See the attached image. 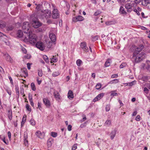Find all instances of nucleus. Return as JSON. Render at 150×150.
I'll return each mask as SVG.
<instances>
[{
  "instance_id": "5fc2aeb1",
  "label": "nucleus",
  "mask_w": 150,
  "mask_h": 150,
  "mask_svg": "<svg viewBox=\"0 0 150 150\" xmlns=\"http://www.w3.org/2000/svg\"><path fill=\"white\" fill-rule=\"evenodd\" d=\"M76 145V144H75L73 145L72 148V150H75L77 149V147Z\"/></svg>"
},
{
  "instance_id": "3c124183",
  "label": "nucleus",
  "mask_w": 150,
  "mask_h": 150,
  "mask_svg": "<svg viewBox=\"0 0 150 150\" xmlns=\"http://www.w3.org/2000/svg\"><path fill=\"white\" fill-rule=\"evenodd\" d=\"M98 36H95L92 38V40L93 41H96L98 40Z\"/></svg>"
},
{
  "instance_id": "9d476101",
  "label": "nucleus",
  "mask_w": 150,
  "mask_h": 150,
  "mask_svg": "<svg viewBox=\"0 0 150 150\" xmlns=\"http://www.w3.org/2000/svg\"><path fill=\"white\" fill-rule=\"evenodd\" d=\"M4 56L7 61L11 63H13V59L8 53L4 54Z\"/></svg>"
},
{
  "instance_id": "473e14b6",
  "label": "nucleus",
  "mask_w": 150,
  "mask_h": 150,
  "mask_svg": "<svg viewBox=\"0 0 150 150\" xmlns=\"http://www.w3.org/2000/svg\"><path fill=\"white\" fill-rule=\"evenodd\" d=\"M82 63V61L80 59H78L76 62V63L77 65L79 66L80 67L81 66V64Z\"/></svg>"
},
{
  "instance_id": "72a5a7b5",
  "label": "nucleus",
  "mask_w": 150,
  "mask_h": 150,
  "mask_svg": "<svg viewBox=\"0 0 150 150\" xmlns=\"http://www.w3.org/2000/svg\"><path fill=\"white\" fill-rule=\"evenodd\" d=\"M25 108L28 111L30 112L31 111V109L30 108V105L29 104H26L25 106Z\"/></svg>"
},
{
  "instance_id": "7ed1b4c3",
  "label": "nucleus",
  "mask_w": 150,
  "mask_h": 150,
  "mask_svg": "<svg viewBox=\"0 0 150 150\" xmlns=\"http://www.w3.org/2000/svg\"><path fill=\"white\" fill-rule=\"evenodd\" d=\"M133 3L134 1H131L130 3H128L125 4V7L127 10L128 12L130 13L132 11V6H134L135 5V4H134L132 5V4H133Z\"/></svg>"
},
{
  "instance_id": "bf43d9fd",
  "label": "nucleus",
  "mask_w": 150,
  "mask_h": 150,
  "mask_svg": "<svg viewBox=\"0 0 150 150\" xmlns=\"http://www.w3.org/2000/svg\"><path fill=\"white\" fill-rule=\"evenodd\" d=\"M133 11H134L139 16L140 15V13L139 12L137 11V9H135Z\"/></svg>"
},
{
  "instance_id": "4be33fe9",
  "label": "nucleus",
  "mask_w": 150,
  "mask_h": 150,
  "mask_svg": "<svg viewBox=\"0 0 150 150\" xmlns=\"http://www.w3.org/2000/svg\"><path fill=\"white\" fill-rule=\"evenodd\" d=\"M120 13L122 14L126 15L127 14V12H126L124 10V8L122 6H121L119 10Z\"/></svg>"
},
{
  "instance_id": "a18cd8bd",
  "label": "nucleus",
  "mask_w": 150,
  "mask_h": 150,
  "mask_svg": "<svg viewBox=\"0 0 150 150\" xmlns=\"http://www.w3.org/2000/svg\"><path fill=\"white\" fill-rule=\"evenodd\" d=\"M38 108H39L40 110H41L42 109V103L39 102H38Z\"/></svg>"
},
{
  "instance_id": "423d86ee",
  "label": "nucleus",
  "mask_w": 150,
  "mask_h": 150,
  "mask_svg": "<svg viewBox=\"0 0 150 150\" xmlns=\"http://www.w3.org/2000/svg\"><path fill=\"white\" fill-rule=\"evenodd\" d=\"M32 25L34 28H37L41 25V23L38 21L37 18L36 20H33Z\"/></svg>"
},
{
  "instance_id": "6e6d98bb",
  "label": "nucleus",
  "mask_w": 150,
  "mask_h": 150,
  "mask_svg": "<svg viewBox=\"0 0 150 150\" xmlns=\"http://www.w3.org/2000/svg\"><path fill=\"white\" fill-rule=\"evenodd\" d=\"M32 64V63H28L27 64V68L29 70L30 69V65Z\"/></svg>"
},
{
  "instance_id": "c756f323",
  "label": "nucleus",
  "mask_w": 150,
  "mask_h": 150,
  "mask_svg": "<svg viewBox=\"0 0 150 150\" xmlns=\"http://www.w3.org/2000/svg\"><path fill=\"white\" fill-rule=\"evenodd\" d=\"M17 36L19 38H21L23 36V33L21 30H19L18 31Z\"/></svg>"
},
{
  "instance_id": "2f4dec72",
  "label": "nucleus",
  "mask_w": 150,
  "mask_h": 150,
  "mask_svg": "<svg viewBox=\"0 0 150 150\" xmlns=\"http://www.w3.org/2000/svg\"><path fill=\"white\" fill-rule=\"evenodd\" d=\"M31 89L33 91H35L36 89L35 84L34 83H32L31 84Z\"/></svg>"
},
{
  "instance_id": "e433bc0d",
  "label": "nucleus",
  "mask_w": 150,
  "mask_h": 150,
  "mask_svg": "<svg viewBox=\"0 0 150 150\" xmlns=\"http://www.w3.org/2000/svg\"><path fill=\"white\" fill-rule=\"evenodd\" d=\"M51 136L53 137H57V133L54 132H52L51 133Z\"/></svg>"
},
{
  "instance_id": "338daca9",
  "label": "nucleus",
  "mask_w": 150,
  "mask_h": 150,
  "mask_svg": "<svg viewBox=\"0 0 150 150\" xmlns=\"http://www.w3.org/2000/svg\"><path fill=\"white\" fill-rule=\"evenodd\" d=\"M6 91L7 92V93H8V94L10 95H11V91L10 90H8L7 89H6Z\"/></svg>"
},
{
  "instance_id": "39448f33",
  "label": "nucleus",
  "mask_w": 150,
  "mask_h": 150,
  "mask_svg": "<svg viewBox=\"0 0 150 150\" xmlns=\"http://www.w3.org/2000/svg\"><path fill=\"white\" fill-rule=\"evenodd\" d=\"M29 23L28 22H25L23 23L22 28L24 32L26 35L28 33V32L29 28Z\"/></svg>"
},
{
  "instance_id": "a19ab883",
  "label": "nucleus",
  "mask_w": 150,
  "mask_h": 150,
  "mask_svg": "<svg viewBox=\"0 0 150 150\" xmlns=\"http://www.w3.org/2000/svg\"><path fill=\"white\" fill-rule=\"evenodd\" d=\"M13 28V27L12 25H9L7 28V30L8 31L12 30Z\"/></svg>"
},
{
  "instance_id": "c85d7f7f",
  "label": "nucleus",
  "mask_w": 150,
  "mask_h": 150,
  "mask_svg": "<svg viewBox=\"0 0 150 150\" xmlns=\"http://www.w3.org/2000/svg\"><path fill=\"white\" fill-rule=\"evenodd\" d=\"M110 59H108L105 62V67H108L110 65Z\"/></svg>"
},
{
  "instance_id": "20e7f679",
  "label": "nucleus",
  "mask_w": 150,
  "mask_h": 150,
  "mask_svg": "<svg viewBox=\"0 0 150 150\" xmlns=\"http://www.w3.org/2000/svg\"><path fill=\"white\" fill-rule=\"evenodd\" d=\"M35 46L37 48L41 51L44 50L45 47L44 43L40 41L36 43Z\"/></svg>"
},
{
  "instance_id": "c03bdc74",
  "label": "nucleus",
  "mask_w": 150,
  "mask_h": 150,
  "mask_svg": "<svg viewBox=\"0 0 150 150\" xmlns=\"http://www.w3.org/2000/svg\"><path fill=\"white\" fill-rule=\"evenodd\" d=\"M101 13V12L100 11V10H97V11H96L94 14V15L95 16H97L98 15H99V14H100Z\"/></svg>"
},
{
  "instance_id": "49530a36",
  "label": "nucleus",
  "mask_w": 150,
  "mask_h": 150,
  "mask_svg": "<svg viewBox=\"0 0 150 150\" xmlns=\"http://www.w3.org/2000/svg\"><path fill=\"white\" fill-rule=\"evenodd\" d=\"M126 64L125 63H122V64H121V65L120 66V68H122L126 66Z\"/></svg>"
},
{
  "instance_id": "e2e57ef3",
  "label": "nucleus",
  "mask_w": 150,
  "mask_h": 150,
  "mask_svg": "<svg viewBox=\"0 0 150 150\" xmlns=\"http://www.w3.org/2000/svg\"><path fill=\"white\" fill-rule=\"evenodd\" d=\"M118 76L117 74H114L111 76V78H117Z\"/></svg>"
},
{
  "instance_id": "680f3d73",
  "label": "nucleus",
  "mask_w": 150,
  "mask_h": 150,
  "mask_svg": "<svg viewBox=\"0 0 150 150\" xmlns=\"http://www.w3.org/2000/svg\"><path fill=\"white\" fill-rule=\"evenodd\" d=\"M28 97H29V101H30V102H33V99H32V96H30V95L29 94V96H28Z\"/></svg>"
},
{
  "instance_id": "4d7b16f0",
  "label": "nucleus",
  "mask_w": 150,
  "mask_h": 150,
  "mask_svg": "<svg viewBox=\"0 0 150 150\" xmlns=\"http://www.w3.org/2000/svg\"><path fill=\"white\" fill-rule=\"evenodd\" d=\"M141 118L140 116L139 115H138L136 117L135 120L137 121H139L140 120V118Z\"/></svg>"
},
{
  "instance_id": "f8f14e48",
  "label": "nucleus",
  "mask_w": 150,
  "mask_h": 150,
  "mask_svg": "<svg viewBox=\"0 0 150 150\" xmlns=\"http://www.w3.org/2000/svg\"><path fill=\"white\" fill-rule=\"evenodd\" d=\"M104 95V93H101L99 94L97 96H96L93 100L94 102H96L102 98Z\"/></svg>"
},
{
  "instance_id": "603ef678",
  "label": "nucleus",
  "mask_w": 150,
  "mask_h": 150,
  "mask_svg": "<svg viewBox=\"0 0 150 150\" xmlns=\"http://www.w3.org/2000/svg\"><path fill=\"white\" fill-rule=\"evenodd\" d=\"M47 47L48 48H50L52 45V43L51 42H49L47 44Z\"/></svg>"
},
{
  "instance_id": "412c9836",
  "label": "nucleus",
  "mask_w": 150,
  "mask_h": 150,
  "mask_svg": "<svg viewBox=\"0 0 150 150\" xmlns=\"http://www.w3.org/2000/svg\"><path fill=\"white\" fill-rule=\"evenodd\" d=\"M145 68L149 71H150V61L148 60L146 61L145 64Z\"/></svg>"
},
{
  "instance_id": "69168bd1",
  "label": "nucleus",
  "mask_w": 150,
  "mask_h": 150,
  "mask_svg": "<svg viewBox=\"0 0 150 150\" xmlns=\"http://www.w3.org/2000/svg\"><path fill=\"white\" fill-rule=\"evenodd\" d=\"M8 78H9L10 81L11 83L12 84H13V80H12L11 77V76H8Z\"/></svg>"
},
{
  "instance_id": "c9c22d12",
  "label": "nucleus",
  "mask_w": 150,
  "mask_h": 150,
  "mask_svg": "<svg viewBox=\"0 0 150 150\" xmlns=\"http://www.w3.org/2000/svg\"><path fill=\"white\" fill-rule=\"evenodd\" d=\"M114 24V22L112 21H108L105 22V24L108 25H110Z\"/></svg>"
},
{
  "instance_id": "bb28decb",
  "label": "nucleus",
  "mask_w": 150,
  "mask_h": 150,
  "mask_svg": "<svg viewBox=\"0 0 150 150\" xmlns=\"http://www.w3.org/2000/svg\"><path fill=\"white\" fill-rule=\"evenodd\" d=\"M26 115H24L22 118V120L21 121V127L23 126L24 125V123L25 122L26 120Z\"/></svg>"
},
{
  "instance_id": "393cba45",
  "label": "nucleus",
  "mask_w": 150,
  "mask_h": 150,
  "mask_svg": "<svg viewBox=\"0 0 150 150\" xmlns=\"http://www.w3.org/2000/svg\"><path fill=\"white\" fill-rule=\"evenodd\" d=\"M24 142L25 145L28 144V141L27 140L28 138L27 134V133H25L24 134Z\"/></svg>"
},
{
  "instance_id": "a878e982",
  "label": "nucleus",
  "mask_w": 150,
  "mask_h": 150,
  "mask_svg": "<svg viewBox=\"0 0 150 150\" xmlns=\"http://www.w3.org/2000/svg\"><path fill=\"white\" fill-rule=\"evenodd\" d=\"M145 0H134V2L136 4H138L140 3H141V4L143 5H144L143 3V1H145Z\"/></svg>"
},
{
  "instance_id": "774afa93",
  "label": "nucleus",
  "mask_w": 150,
  "mask_h": 150,
  "mask_svg": "<svg viewBox=\"0 0 150 150\" xmlns=\"http://www.w3.org/2000/svg\"><path fill=\"white\" fill-rule=\"evenodd\" d=\"M144 91L147 93L148 92L149 90L147 88L145 87L144 88Z\"/></svg>"
},
{
  "instance_id": "a211bd4d",
  "label": "nucleus",
  "mask_w": 150,
  "mask_h": 150,
  "mask_svg": "<svg viewBox=\"0 0 150 150\" xmlns=\"http://www.w3.org/2000/svg\"><path fill=\"white\" fill-rule=\"evenodd\" d=\"M68 98L70 99H72L74 97L73 93L71 90H69L68 93Z\"/></svg>"
},
{
  "instance_id": "6e6552de",
  "label": "nucleus",
  "mask_w": 150,
  "mask_h": 150,
  "mask_svg": "<svg viewBox=\"0 0 150 150\" xmlns=\"http://www.w3.org/2000/svg\"><path fill=\"white\" fill-rule=\"evenodd\" d=\"M84 19V18L81 16H76L72 18V21L76 22L77 21H83Z\"/></svg>"
},
{
  "instance_id": "f704fd0d",
  "label": "nucleus",
  "mask_w": 150,
  "mask_h": 150,
  "mask_svg": "<svg viewBox=\"0 0 150 150\" xmlns=\"http://www.w3.org/2000/svg\"><path fill=\"white\" fill-rule=\"evenodd\" d=\"M43 58L44 59L45 61V62L46 63H48L49 62V60L48 59V57H47L46 55H44L43 56Z\"/></svg>"
},
{
  "instance_id": "8fccbe9b",
  "label": "nucleus",
  "mask_w": 150,
  "mask_h": 150,
  "mask_svg": "<svg viewBox=\"0 0 150 150\" xmlns=\"http://www.w3.org/2000/svg\"><path fill=\"white\" fill-rule=\"evenodd\" d=\"M39 78L38 77H37L36 78V79H37V81L38 84L39 85H40L42 82V80H39Z\"/></svg>"
},
{
  "instance_id": "2eb2a0df",
  "label": "nucleus",
  "mask_w": 150,
  "mask_h": 150,
  "mask_svg": "<svg viewBox=\"0 0 150 150\" xmlns=\"http://www.w3.org/2000/svg\"><path fill=\"white\" fill-rule=\"evenodd\" d=\"M54 96L56 100L58 101L61 99V97L59 92L57 91H55L54 93Z\"/></svg>"
},
{
  "instance_id": "dca6fc26",
  "label": "nucleus",
  "mask_w": 150,
  "mask_h": 150,
  "mask_svg": "<svg viewBox=\"0 0 150 150\" xmlns=\"http://www.w3.org/2000/svg\"><path fill=\"white\" fill-rule=\"evenodd\" d=\"M49 37L52 42H55L56 41V38L55 35L53 33L50 34Z\"/></svg>"
},
{
  "instance_id": "09e8293b",
  "label": "nucleus",
  "mask_w": 150,
  "mask_h": 150,
  "mask_svg": "<svg viewBox=\"0 0 150 150\" xmlns=\"http://www.w3.org/2000/svg\"><path fill=\"white\" fill-rule=\"evenodd\" d=\"M115 91H112V93L110 94V96H117L118 95L117 93H114L113 92Z\"/></svg>"
},
{
  "instance_id": "13d9d810",
  "label": "nucleus",
  "mask_w": 150,
  "mask_h": 150,
  "mask_svg": "<svg viewBox=\"0 0 150 150\" xmlns=\"http://www.w3.org/2000/svg\"><path fill=\"white\" fill-rule=\"evenodd\" d=\"M31 57V55L30 54H27L25 56V57L27 59H30Z\"/></svg>"
},
{
  "instance_id": "b1692460",
  "label": "nucleus",
  "mask_w": 150,
  "mask_h": 150,
  "mask_svg": "<svg viewBox=\"0 0 150 150\" xmlns=\"http://www.w3.org/2000/svg\"><path fill=\"white\" fill-rule=\"evenodd\" d=\"M119 82V80L117 79H114L110 81L108 83V84H113L117 83Z\"/></svg>"
},
{
  "instance_id": "f257e3e1",
  "label": "nucleus",
  "mask_w": 150,
  "mask_h": 150,
  "mask_svg": "<svg viewBox=\"0 0 150 150\" xmlns=\"http://www.w3.org/2000/svg\"><path fill=\"white\" fill-rule=\"evenodd\" d=\"M23 41L26 42H29L33 45H35L36 43L38 37L37 35L33 33L31 31H29L28 33L25 36H23Z\"/></svg>"
},
{
  "instance_id": "79ce46f5",
  "label": "nucleus",
  "mask_w": 150,
  "mask_h": 150,
  "mask_svg": "<svg viewBox=\"0 0 150 150\" xmlns=\"http://www.w3.org/2000/svg\"><path fill=\"white\" fill-rule=\"evenodd\" d=\"M59 74V73L58 71L54 72L52 74V76L54 77H56Z\"/></svg>"
},
{
  "instance_id": "4468645a",
  "label": "nucleus",
  "mask_w": 150,
  "mask_h": 150,
  "mask_svg": "<svg viewBox=\"0 0 150 150\" xmlns=\"http://www.w3.org/2000/svg\"><path fill=\"white\" fill-rule=\"evenodd\" d=\"M35 134L38 138L41 139L43 138L45 136V134L43 133H41L40 131H37L35 132Z\"/></svg>"
},
{
  "instance_id": "0e129e2a",
  "label": "nucleus",
  "mask_w": 150,
  "mask_h": 150,
  "mask_svg": "<svg viewBox=\"0 0 150 150\" xmlns=\"http://www.w3.org/2000/svg\"><path fill=\"white\" fill-rule=\"evenodd\" d=\"M134 82L133 81L129 83H128V85L130 86H133L134 84Z\"/></svg>"
},
{
  "instance_id": "9b49d317",
  "label": "nucleus",
  "mask_w": 150,
  "mask_h": 150,
  "mask_svg": "<svg viewBox=\"0 0 150 150\" xmlns=\"http://www.w3.org/2000/svg\"><path fill=\"white\" fill-rule=\"evenodd\" d=\"M59 14L58 13L57 10L55 9L54 8V9L52 11V17L54 18H57L59 17Z\"/></svg>"
},
{
  "instance_id": "37998d69",
  "label": "nucleus",
  "mask_w": 150,
  "mask_h": 150,
  "mask_svg": "<svg viewBox=\"0 0 150 150\" xmlns=\"http://www.w3.org/2000/svg\"><path fill=\"white\" fill-rule=\"evenodd\" d=\"M47 145L48 147H50L52 145V143L51 141L48 140L47 142Z\"/></svg>"
},
{
  "instance_id": "ea45409f",
  "label": "nucleus",
  "mask_w": 150,
  "mask_h": 150,
  "mask_svg": "<svg viewBox=\"0 0 150 150\" xmlns=\"http://www.w3.org/2000/svg\"><path fill=\"white\" fill-rule=\"evenodd\" d=\"M101 86V84L100 83H98L96 86V89L97 90H98L100 88Z\"/></svg>"
},
{
  "instance_id": "7c9ffc66",
  "label": "nucleus",
  "mask_w": 150,
  "mask_h": 150,
  "mask_svg": "<svg viewBox=\"0 0 150 150\" xmlns=\"http://www.w3.org/2000/svg\"><path fill=\"white\" fill-rule=\"evenodd\" d=\"M43 73L42 70L41 69H39L38 70V76L41 77L42 76Z\"/></svg>"
},
{
  "instance_id": "aec40b11",
  "label": "nucleus",
  "mask_w": 150,
  "mask_h": 150,
  "mask_svg": "<svg viewBox=\"0 0 150 150\" xmlns=\"http://www.w3.org/2000/svg\"><path fill=\"white\" fill-rule=\"evenodd\" d=\"M112 124L111 121L110 120H107L104 123V126L109 127L111 126Z\"/></svg>"
},
{
  "instance_id": "ddd939ff",
  "label": "nucleus",
  "mask_w": 150,
  "mask_h": 150,
  "mask_svg": "<svg viewBox=\"0 0 150 150\" xmlns=\"http://www.w3.org/2000/svg\"><path fill=\"white\" fill-rule=\"evenodd\" d=\"M43 101L45 105L47 108H49L51 105V103L50 101L47 98H44Z\"/></svg>"
},
{
  "instance_id": "de8ad7c7",
  "label": "nucleus",
  "mask_w": 150,
  "mask_h": 150,
  "mask_svg": "<svg viewBox=\"0 0 150 150\" xmlns=\"http://www.w3.org/2000/svg\"><path fill=\"white\" fill-rule=\"evenodd\" d=\"M57 61V59L55 57H54L52 58L51 60V63L55 62Z\"/></svg>"
},
{
  "instance_id": "f03ea898",
  "label": "nucleus",
  "mask_w": 150,
  "mask_h": 150,
  "mask_svg": "<svg viewBox=\"0 0 150 150\" xmlns=\"http://www.w3.org/2000/svg\"><path fill=\"white\" fill-rule=\"evenodd\" d=\"M145 54L144 52H141L140 54H138L137 55H136L133 57H135L134 60L136 63L139 62L142 60L145 57Z\"/></svg>"
},
{
  "instance_id": "052dcab7",
  "label": "nucleus",
  "mask_w": 150,
  "mask_h": 150,
  "mask_svg": "<svg viewBox=\"0 0 150 150\" xmlns=\"http://www.w3.org/2000/svg\"><path fill=\"white\" fill-rule=\"evenodd\" d=\"M72 126L71 125H69L67 127V129L68 131H70L71 130Z\"/></svg>"
},
{
  "instance_id": "5701e85b",
  "label": "nucleus",
  "mask_w": 150,
  "mask_h": 150,
  "mask_svg": "<svg viewBox=\"0 0 150 150\" xmlns=\"http://www.w3.org/2000/svg\"><path fill=\"white\" fill-rule=\"evenodd\" d=\"M51 12L48 11L46 12V13H44L43 15V16L45 17L46 18H48L51 16Z\"/></svg>"
},
{
  "instance_id": "0eeeda50",
  "label": "nucleus",
  "mask_w": 150,
  "mask_h": 150,
  "mask_svg": "<svg viewBox=\"0 0 150 150\" xmlns=\"http://www.w3.org/2000/svg\"><path fill=\"white\" fill-rule=\"evenodd\" d=\"M80 47L84 51L86 52H88V49L87 46L85 42H82L80 43Z\"/></svg>"
},
{
  "instance_id": "f3484780",
  "label": "nucleus",
  "mask_w": 150,
  "mask_h": 150,
  "mask_svg": "<svg viewBox=\"0 0 150 150\" xmlns=\"http://www.w3.org/2000/svg\"><path fill=\"white\" fill-rule=\"evenodd\" d=\"M116 133V130L115 129L111 131L110 135L111 139L112 140L115 137Z\"/></svg>"
},
{
  "instance_id": "4c0bfd02",
  "label": "nucleus",
  "mask_w": 150,
  "mask_h": 150,
  "mask_svg": "<svg viewBox=\"0 0 150 150\" xmlns=\"http://www.w3.org/2000/svg\"><path fill=\"white\" fill-rule=\"evenodd\" d=\"M110 109V105L108 104L106 105L105 107V110L106 112L109 111Z\"/></svg>"
},
{
  "instance_id": "58836bf2",
  "label": "nucleus",
  "mask_w": 150,
  "mask_h": 150,
  "mask_svg": "<svg viewBox=\"0 0 150 150\" xmlns=\"http://www.w3.org/2000/svg\"><path fill=\"white\" fill-rule=\"evenodd\" d=\"M30 124L33 126H34L35 125V121L33 119H31L30 121Z\"/></svg>"
},
{
  "instance_id": "864d4df0",
  "label": "nucleus",
  "mask_w": 150,
  "mask_h": 150,
  "mask_svg": "<svg viewBox=\"0 0 150 150\" xmlns=\"http://www.w3.org/2000/svg\"><path fill=\"white\" fill-rule=\"evenodd\" d=\"M23 71L24 72V73L25 74L26 76H28V74L27 73V71L26 69H24L23 70Z\"/></svg>"
},
{
  "instance_id": "1a4fd4ad",
  "label": "nucleus",
  "mask_w": 150,
  "mask_h": 150,
  "mask_svg": "<svg viewBox=\"0 0 150 150\" xmlns=\"http://www.w3.org/2000/svg\"><path fill=\"white\" fill-rule=\"evenodd\" d=\"M144 46L143 45L137 48L133 53V57H134L137 55L138 54L142 51L143 49Z\"/></svg>"
},
{
  "instance_id": "cd10ccee",
  "label": "nucleus",
  "mask_w": 150,
  "mask_h": 150,
  "mask_svg": "<svg viewBox=\"0 0 150 150\" xmlns=\"http://www.w3.org/2000/svg\"><path fill=\"white\" fill-rule=\"evenodd\" d=\"M6 24L4 21H0V28H4L6 26Z\"/></svg>"
},
{
  "instance_id": "6ab92c4d",
  "label": "nucleus",
  "mask_w": 150,
  "mask_h": 150,
  "mask_svg": "<svg viewBox=\"0 0 150 150\" xmlns=\"http://www.w3.org/2000/svg\"><path fill=\"white\" fill-rule=\"evenodd\" d=\"M7 115L9 120H11L12 119V113L11 109L8 110Z\"/></svg>"
}]
</instances>
